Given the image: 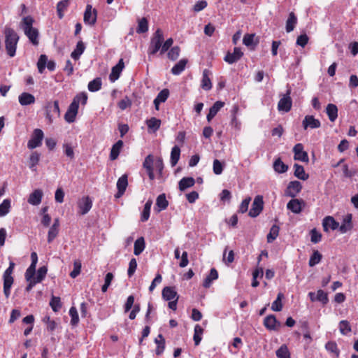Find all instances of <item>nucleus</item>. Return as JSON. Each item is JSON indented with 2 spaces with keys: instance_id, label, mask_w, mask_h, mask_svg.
<instances>
[{
  "instance_id": "5",
  "label": "nucleus",
  "mask_w": 358,
  "mask_h": 358,
  "mask_svg": "<svg viewBox=\"0 0 358 358\" xmlns=\"http://www.w3.org/2000/svg\"><path fill=\"white\" fill-rule=\"evenodd\" d=\"M291 90L288 89L283 96L280 99L278 103V109L279 111L285 113L289 112L292 106V101L290 97Z\"/></svg>"
},
{
  "instance_id": "30",
  "label": "nucleus",
  "mask_w": 358,
  "mask_h": 358,
  "mask_svg": "<svg viewBox=\"0 0 358 358\" xmlns=\"http://www.w3.org/2000/svg\"><path fill=\"white\" fill-rule=\"evenodd\" d=\"M303 203L302 201H300L296 199H294L290 200L287 205V208L290 210L294 213H299L301 211V203Z\"/></svg>"
},
{
  "instance_id": "33",
  "label": "nucleus",
  "mask_w": 358,
  "mask_h": 358,
  "mask_svg": "<svg viewBox=\"0 0 358 358\" xmlns=\"http://www.w3.org/2000/svg\"><path fill=\"white\" fill-rule=\"evenodd\" d=\"M217 278H218V273H217V270L215 268H211L210 271L209 275H207L203 280V286L206 288L210 287L212 282L214 280L217 279Z\"/></svg>"
},
{
  "instance_id": "60",
  "label": "nucleus",
  "mask_w": 358,
  "mask_h": 358,
  "mask_svg": "<svg viewBox=\"0 0 358 358\" xmlns=\"http://www.w3.org/2000/svg\"><path fill=\"white\" fill-rule=\"evenodd\" d=\"M48 269L45 266L40 267L36 273L35 280L38 282H41L45 277Z\"/></svg>"
},
{
  "instance_id": "58",
  "label": "nucleus",
  "mask_w": 358,
  "mask_h": 358,
  "mask_svg": "<svg viewBox=\"0 0 358 358\" xmlns=\"http://www.w3.org/2000/svg\"><path fill=\"white\" fill-rule=\"evenodd\" d=\"M180 49L178 46L173 47L168 52V57L171 60H176L180 55Z\"/></svg>"
},
{
  "instance_id": "32",
  "label": "nucleus",
  "mask_w": 358,
  "mask_h": 358,
  "mask_svg": "<svg viewBox=\"0 0 358 358\" xmlns=\"http://www.w3.org/2000/svg\"><path fill=\"white\" fill-rule=\"evenodd\" d=\"M85 50V45L84 43L82 41H80L77 43L75 50L71 52V57L75 60H78Z\"/></svg>"
},
{
  "instance_id": "36",
  "label": "nucleus",
  "mask_w": 358,
  "mask_h": 358,
  "mask_svg": "<svg viewBox=\"0 0 358 358\" xmlns=\"http://www.w3.org/2000/svg\"><path fill=\"white\" fill-rule=\"evenodd\" d=\"M41 155L37 152H33L29 159V167L33 171H36V165L40 160Z\"/></svg>"
},
{
  "instance_id": "54",
  "label": "nucleus",
  "mask_w": 358,
  "mask_h": 358,
  "mask_svg": "<svg viewBox=\"0 0 358 358\" xmlns=\"http://www.w3.org/2000/svg\"><path fill=\"white\" fill-rule=\"evenodd\" d=\"M339 329L343 335H346L351 331V327L347 320H342L339 323Z\"/></svg>"
},
{
  "instance_id": "19",
  "label": "nucleus",
  "mask_w": 358,
  "mask_h": 358,
  "mask_svg": "<svg viewBox=\"0 0 358 358\" xmlns=\"http://www.w3.org/2000/svg\"><path fill=\"white\" fill-rule=\"evenodd\" d=\"M322 227L324 231H328L329 229L336 230L339 227V223L333 217L327 216L323 219Z\"/></svg>"
},
{
  "instance_id": "8",
  "label": "nucleus",
  "mask_w": 358,
  "mask_h": 358,
  "mask_svg": "<svg viewBox=\"0 0 358 358\" xmlns=\"http://www.w3.org/2000/svg\"><path fill=\"white\" fill-rule=\"evenodd\" d=\"M264 201L263 197L262 196H257L254 199L253 203L252 204V208L249 211V216L251 217H257L263 210Z\"/></svg>"
},
{
  "instance_id": "57",
  "label": "nucleus",
  "mask_w": 358,
  "mask_h": 358,
  "mask_svg": "<svg viewBox=\"0 0 358 358\" xmlns=\"http://www.w3.org/2000/svg\"><path fill=\"white\" fill-rule=\"evenodd\" d=\"M87 101V95L85 92L78 94L73 99V101H76V103L79 106V103L85 105Z\"/></svg>"
},
{
  "instance_id": "35",
  "label": "nucleus",
  "mask_w": 358,
  "mask_h": 358,
  "mask_svg": "<svg viewBox=\"0 0 358 358\" xmlns=\"http://www.w3.org/2000/svg\"><path fill=\"white\" fill-rule=\"evenodd\" d=\"M187 59H182L177 64H176L171 69V73L173 75H180L185 69Z\"/></svg>"
},
{
  "instance_id": "40",
  "label": "nucleus",
  "mask_w": 358,
  "mask_h": 358,
  "mask_svg": "<svg viewBox=\"0 0 358 358\" xmlns=\"http://www.w3.org/2000/svg\"><path fill=\"white\" fill-rule=\"evenodd\" d=\"M145 247L143 237L138 238L134 243V253L138 256L143 252Z\"/></svg>"
},
{
  "instance_id": "26",
  "label": "nucleus",
  "mask_w": 358,
  "mask_h": 358,
  "mask_svg": "<svg viewBox=\"0 0 358 358\" xmlns=\"http://www.w3.org/2000/svg\"><path fill=\"white\" fill-rule=\"evenodd\" d=\"M19 103L22 106H27L35 102V97L28 92L22 93L18 97Z\"/></svg>"
},
{
  "instance_id": "9",
  "label": "nucleus",
  "mask_w": 358,
  "mask_h": 358,
  "mask_svg": "<svg viewBox=\"0 0 358 358\" xmlns=\"http://www.w3.org/2000/svg\"><path fill=\"white\" fill-rule=\"evenodd\" d=\"M45 66H47L49 71H52L55 69L56 64L54 61H48V57L45 55H41L37 62L38 72L43 73Z\"/></svg>"
},
{
  "instance_id": "12",
  "label": "nucleus",
  "mask_w": 358,
  "mask_h": 358,
  "mask_svg": "<svg viewBox=\"0 0 358 358\" xmlns=\"http://www.w3.org/2000/svg\"><path fill=\"white\" fill-rule=\"evenodd\" d=\"M293 152L294 153V159L295 160L303 162H308L309 159L308 153L303 151V145L301 143L296 144L293 148Z\"/></svg>"
},
{
  "instance_id": "37",
  "label": "nucleus",
  "mask_w": 358,
  "mask_h": 358,
  "mask_svg": "<svg viewBox=\"0 0 358 358\" xmlns=\"http://www.w3.org/2000/svg\"><path fill=\"white\" fill-rule=\"evenodd\" d=\"M168 205L169 202L166 200L164 194H162L157 196L156 199V206L158 212L165 210L168 207Z\"/></svg>"
},
{
  "instance_id": "45",
  "label": "nucleus",
  "mask_w": 358,
  "mask_h": 358,
  "mask_svg": "<svg viewBox=\"0 0 358 358\" xmlns=\"http://www.w3.org/2000/svg\"><path fill=\"white\" fill-rule=\"evenodd\" d=\"M194 332L193 340L194 341V345H199L202 339L201 336L203 333V329L199 324H196L194 327Z\"/></svg>"
},
{
  "instance_id": "59",
  "label": "nucleus",
  "mask_w": 358,
  "mask_h": 358,
  "mask_svg": "<svg viewBox=\"0 0 358 358\" xmlns=\"http://www.w3.org/2000/svg\"><path fill=\"white\" fill-rule=\"evenodd\" d=\"M64 152L70 159H74L73 148L70 143H65L63 144Z\"/></svg>"
},
{
  "instance_id": "47",
  "label": "nucleus",
  "mask_w": 358,
  "mask_h": 358,
  "mask_svg": "<svg viewBox=\"0 0 358 358\" xmlns=\"http://www.w3.org/2000/svg\"><path fill=\"white\" fill-rule=\"evenodd\" d=\"M278 358H291L290 352L285 344L282 345L275 352Z\"/></svg>"
},
{
  "instance_id": "22",
  "label": "nucleus",
  "mask_w": 358,
  "mask_h": 358,
  "mask_svg": "<svg viewBox=\"0 0 358 358\" xmlns=\"http://www.w3.org/2000/svg\"><path fill=\"white\" fill-rule=\"evenodd\" d=\"M352 214H347L344 216L343 222L339 227V230L342 234H345L352 229Z\"/></svg>"
},
{
  "instance_id": "34",
  "label": "nucleus",
  "mask_w": 358,
  "mask_h": 358,
  "mask_svg": "<svg viewBox=\"0 0 358 358\" xmlns=\"http://www.w3.org/2000/svg\"><path fill=\"white\" fill-rule=\"evenodd\" d=\"M294 169L295 177L302 180H306L308 178V174L305 173L304 168L301 165L294 164Z\"/></svg>"
},
{
  "instance_id": "52",
  "label": "nucleus",
  "mask_w": 358,
  "mask_h": 358,
  "mask_svg": "<svg viewBox=\"0 0 358 358\" xmlns=\"http://www.w3.org/2000/svg\"><path fill=\"white\" fill-rule=\"evenodd\" d=\"M10 208V201L9 199H4L0 204V216H5L8 213Z\"/></svg>"
},
{
  "instance_id": "56",
  "label": "nucleus",
  "mask_w": 358,
  "mask_h": 358,
  "mask_svg": "<svg viewBox=\"0 0 358 358\" xmlns=\"http://www.w3.org/2000/svg\"><path fill=\"white\" fill-rule=\"evenodd\" d=\"M50 306H51L53 311H58L62 307L60 298L57 296H52L50 302Z\"/></svg>"
},
{
  "instance_id": "2",
  "label": "nucleus",
  "mask_w": 358,
  "mask_h": 358,
  "mask_svg": "<svg viewBox=\"0 0 358 358\" xmlns=\"http://www.w3.org/2000/svg\"><path fill=\"white\" fill-rule=\"evenodd\" d=\"M15 263L10 262L9 266L6 269L3 274V293L6 299L9 298L10 295V289L14 282V278L12 276L15 268Z\"/></svg>"
},
{
  "instance_id": "24",
  "label": "nucleus",
  "mask_w": 358,
  "mask_h": 358,
  "mask_svg": "<svg viewBox=\"0 0 358 358\" xmlns=\"http://www.w3.org/2000/svg\"><path fill=\"white\" fill-rule=\"evenodd\" d=\"M224 103L221 101H216L209 110V113H208L206 118L208 122L211 121V120L217 115L218 111L224 106Z\"/></svg>"
},
{
  "instance_id": "43",
  "label": "nucleus",
  "mask_w": 358,
  "mask_h": 358,
  "mask_svg": "<svg viewBox=\"0 0 358 358\" xmlns=\"http://www.w3.org/2000/svg\"><path fill=\"white\" fill-rule=\"evenodd\" d=\"M70 3L69 0H63L59 1L57 5V12L59 19L64 16V12L69 7Z\"/></svg>"
},
{
  "instance_id": "63",
  "label": "nucleus",
  "mask_w": 358,
  "mask_h": 358,
  "mask_svg": "<svg viewBox=\"0 0 358 358\" xmlns=\"http://www.w3.org/2000/svg\"><path fill=\"white\" fill-rule=\"evenodd\" d=\"M59 229L51 226L48 234V242L51 243L58 235Z\"/></svg>"
},
{
  "instance_id": "61",
  "label": "nucleus",
  "mask_w": 358,
  "mask_h": 358,
  "mask_svg": "<svg viewBox=\"0 0 358 358\" xmlns=\"http://www.w3.org/2000/svg\"><path fill=\"white\" fill-rule=\"evenodd\" d=\"M316 301L322 302L323 304H327L329 301L327 294L323 290L319 289L316 294Z\"/></svg>"
},
{
  "instance_id": "23",
  "label": "nucleus",
  "mask_w": 358,
  "mask_h": 358,
  "mask_svg": "<svg viewBox=\"0 0 358 358\" xmlns=\"http://www.w3.org/2000/svg\"><path fill=\"white\" fill-rule=\"evenodd\" d=\"M210 74L211 73L208 69H204L203 71L201 87L206 91H208L212 88V83L210 79Z\"/></svg>"
},
{
  "instance_id": "6",
  "label": "nucleus",
  "mask_w": 358,
  "mask_h": 358,
  "mask_svg": "<svg viewBox=\"0 0 358 358\" xmlns=\"http://www.w3.org/2000/svg\"><path fill=\"white\" fill-rule=\"evenodd\" d=\"M33 24H24V31L25 35L28 37L31 43L37 45L38 44L39 33L36 28L32 27Z\"/></svg>"
},
{
  "instance_id": "64",
  "label": "nucleus",
  "mask_w": 358,
  "mask_h": 358,
  "mask_svg": "<svg viewBox=\"0 0 358 358\" xmlns=\"http://www.w3.org/2000/svg\"><path fill=\"white\" fill-rule=\"evenodd\" d=\"M117 106L122 110H124L131 106V101L128 96H125L118 102Z\"/></svg>"
},
{
  "instance_id": "4",
  "label": "nucleus",
  "mask_w": 358,
  "mask_h": 358,
  "mask_svg": "<svg viewBox=\"0 0 358 358\" xmlns=\"http://www.w3.org/2000/svg\"><path fill=\"white\" fill-rule=\"evenodd\" d=\"M43 137V131L41 129H35L32 133L31 138L27 143L28 148L33 150L37 147L41 146Z\"/></svg>"
},
{
  "instance_id": "25",
  "label": "nucleus",
  "mask_w": 358,
  "mask_h": 358,
  "mask_svg": "<svg viewBox=\"0 0 358 358\" xmlns=\"http://www.w3.org/2000/svg\"><path fill=\"white\" fill-rule=\"evenodd\" d=\"M162 297L166 301H171L178 297L176 291L173 287H165L162 290Z\"/></svg>"
},
{
  "instance_id": "3",
  "label": "nucleus",
  "mask_w": 358,
  "mask_h": 358,
  "mask_svg": "<svg viewBox=\"0 0 358 358\" xmlns=\"http://www.w3.org/2000/svg\"><path fill=\"white\" fill-rule=\"evenodd\" d=\"M164 41L162 31L158 29L151 38L150 43L148 50L149 56L155 55L159 50L161 51L162 45Z\"/></svg>"
},
{
  "instance_id": "10",
  "label": "nucleus",
  "mask_w": 358,
  "mask_h": 358,
  "mask_svg": "<svg viewBox=\"0 0 358 358\" xmlns=\"http://www.w3.org/2000/svg\"><path fill=\"white\" fill-rule=\"evenodd\" d=\"M264 325L269 331H278L281 327V323L277 320L274 315H269L264 318Z\"/></svg>"
},
{
  "instance_id": "29",
  "label": "nucleus",
  "mask_w": 358,
  "mask_h": 358,
  "mask_svg": "<svg viewBox=\"0 0 358 358\" xmlns=\"http://www.w3.org/2000/svg\"><path fill=\"white\" fill-rule=\"evenodd\" d=\"M123 145V141L122 140H119L112 146L110 153V159L111 160H115L118 157Z\"/></svg>"
},
{
  "instance_id": "50",
  "label": "nucleus",
  "mask_w": 358,
  "mask_h": 358,
  "mask_svg": "<svg viewBox=\"0 0 358 358\" xmlns=\"http://www.w3.org/2000/svg\"><path fill=\"white\" fill-rule=\"evenodd\" d=\"M322 258V255L318 250H315L310 257L308 264L310 267L315 266L319 264Z\"/></svg>"
},
{
  "instance_id": "55",
  "label": "nucleus",
  "mask_w": 358,
  "mask_h": 358,
  "mask_svg": "<svg viewBox=\"0 0 358 358\" xmlns=\"http://www.w3.org/2000/svg\"><path fill=\"white\" fill-rule=\"evenodd\" d=\"M81 271V262L79 260H75L73 262V270L70 273V276L72 278H76Z\"/></svg>"
},
{
  "instance_id": "49",
  "label": "nucleus",
  "mask_w": 358,
  "mask_h": 358,
  "mask_svg": "<svg viewBox=\"0 0 358 358\" xmlns=\"http://www.w3.org/2000/svg\"><path fill=\"white\" fill-rule=\"evenodd\" d=\"M280 228L278 226L274 224L271 227L269 233L267 235V242L272 243L274 240L276 239L279 234Z\"/></svg>"
},
{
  "instance_id": "11",
  "label": "nucleus",
  "mask_w": 358,
  "mask_h": 358,
  "mask_svg": "<svg viewBox=\"0 0 358 358\" xmlns=\"http://www.w3.org/2000/svg\"><path fill=\"white\" fill-rule=\"evenodd\" d=\"M78 206L79 208L78 213L84 215L87 214L92 207V200L90 196H84L83 197L78 203Z\"/></svg>"
},
{
  "instance_id": "13",
  "label": "nucleus",
  "mask_w": 358,
  "mask_h": 358,
  "mask_svg": "<svg viewBox=\"0 0 358 358\" xmlns=\"http://www.w3.org/2000/svg\"><path fill=\"white\" fill-rule=\"evenodd\" d=\"M78 108L79 106L76 103V101L71 102L64 115V119L67 122L72 123L76 120Z\"/></svg>"
},
{
  "instance_id": "18",
  "label": "nucleus",
  "mask_w": 358,
  "mask_h": 358,
  "mask_svg": "<svg viewBox=\"0 0 358 358\" xmlns=\"http://www.w3.org/2000/svg\"><path fill=\"white\" fill-rule=\"evenodd\" d=\"M128 185L127 176L126 174L122 175L117 182V192L115 195L117 198L122 196L126 191Z\"/></svg>"
},
{
  "instance_id": "48",
  "label": "nucleus",
  "mask_w": 358,
  "mask_h": 358,
  "mask_svg": "<svg viewBox=\"0 0 358 358\" xmlns=\"http://www.w3.org/2000/svg\"><path fill=\"white\" fill-rule=\"evenodd\" d=\"M152 204V201L151 200H148L145 203L143 210L141 213V220L142 222H145L149 219Z\"/></svg>"
},
{
  "instance_id": "14",
  "label": "nucleus",
  "mask_w": 358,
  "mask_h": 358,
  "mask_svg": "<svg viewBox=\"0 0 358 358\" xmlns=\"http://www.w3.org/2000/svg\"><path fill=\"white\" fill-rule=\"evenodd\" d=\"M302 185L299 181H291L287 187L285 194L290 197H295L301 190Z\"/></svg>"
},
{
  "instance_id": "62",
  "label": "nucleus",
  "mask_w": 358,
  "mask_h": 358,
  "mask_svg": "<svg viewBox=\"0 0 358 358\" xmlns=\"http://www.w3.org/2000/svg\"><path fill=\"white\" fill-rule=\"evenodd\" d=\"M322 234L317 231L316 229H313L310 231V241L313 243H317L321 241Z\"/></svg>"
},
{
  "instance_id": "46",
  "label": "nucleus",
  "mask_w": 358,
  "mask_h": 358,
  "mask_svg": "<svg viewBox=\"0 0 358 358\" xmlns=\"http://www.w3.org/2000/svg\"><path fill=\"white\" fill-rule=\"evenodd\" d=\"M273 169L276 172L283 173L287 171L288 166L282 162L280 158H278L273 163Z\"/></svg>"
},
{
  "instance_id": "15",
  "label": "nucleus",
  "mask_w": 358,
  "mask_h": 358,
  "mask_svg": "<svg viewBox=\"0 0 358 358\" xmlns=\"http://www.w3.org/2000/svg\"><path fill=\"white\" fill-rule=\"evenodd\" d=\"M154 165V157L152 155H148L144 159L143 163V168L146 170V172L151 180L155 179V174L153 172Z\"/></svg>"
},
{
  "instance_id": "20",
  "label": "nucleus",
  "mask_w": 358,
  "mask_h": 358,
  "mask_svg": "<svg viewBox=\"0 0 358 358\" xmlns=\"http://www.w3.org/2000/svg\"><path fill=\"white\" fill-rule=\"evenodd\" d=\"M43 192L40 189H35L30 194L28 198V203L33 206H38L41 203L43 198Z\"/></svg>"
},
{
  "instance_id": "41",
  "label": "nucleus",
  "mask_w": 358,
  "mask_h": 358,
  "mask_svg": "<svg viewBox=\"0 0 358 358\" xmlns=\"http://www.w3.org/2000/svg\"><path fill=\"white\" fill-rule=\"evenodd\" d=\"M155 343L157 344L156 354L160 355L163 353L165 349V339L162 334H159L158 337L155 338Z\"/></svg>"
},
{
  "instance_id": "53",
  "label": "nucleus",
  "mask_w": 358,
  "mask_h": 358,
  "mask_svg": "<svg viewBox=\"0 0 358 358\" xmlns=\"http://www.w3.org/2000/svg\"><path fill=\"white\" fill-rule=\"evenodd\" d=\"M69 315L71 316V324L76 326L79 322V317L77 309L75 307H71L69 310Z\"/></svg>"
},
{
  "instance_id": "28",
  "label": "nucleus",
  "mask_w": 358,
  "mask_h": 358,
  "mask_svg": "<svg viewBox=\"0 0 358 358\" xmlns=\"http://www.w3.org/2000/svg\"><path fill=\"white\" fill-rule=\"evenodd\" d=\"M195 184V180L192 177H184L178 183V187L180 191H185L189 187H192Z\"/></svg>"
},
{
  "instance_id": "51",
  "label": "nucleus",
  "mask_w": 358,
  "mask_h": 358,
  "mask_svg": "<svg viewBox=\"0 0 358 358\" xmlns=\"http://www.w3.org/2000/svg\"><path fill=\"white\" fill-rule=\"evenodd\" d=\"M88 90L90 92H96L101 87V80L100 78H96L93 80L90 81L88 84Z\"/></svg>"
},
{
  "instance_id": "17",
  "label": "nucleus",
  "mask_w": 358,
  "mask_h": 358,
  "mask_svg": "<svg viewBox=\"0 0 358 358\" xmlns=\"http://www.w3.org/2000/svg\"><path fill=\"white\" fill-rule=\"evenodd\" d=\"M302 124L304 129H307L308 128L317 129L321 126L320 120L315 119L313 115L305 116Z\"/></svg>"
},
{
  "instance_id": "21",
  "label": "nucleus",
  "mask_w": 358,
  "mask_h": 358,
  "mask_svg": "<svg viewBox=\"0 0 358 358\" xmlns=\"http://www.w3.org/2000/svg\"><path fill=\"white\" fill-rule=\"evenodd\" d=\"M85 22H96V10L92 9V6L90 4L87 5L84 13Z\"/></svg>"
},
{
  "instance_id": "38",
  "label": "nucleus",
  "mask_w": 358,
  "mask_h": 358,
  "mask_svg": "<svg viewBox=\"0 0 358 358\" xmlns=\"http://www.w3.org/2000/svg\"><path fill=\"white\" fill-rule=\"evenodd\" d=\"M180 156V149L178 145L173 147L171 152V164L172 166H175L179 161Z\"/></svg>"
},
{
  "instance_id": "31",
  "label": "nucleus",
  "mask_w": 358,
  "mask_h": 358,
  "mask_svg": "<svg viewBox=\"0 0 358 358\" xmlns=\"http://www.w3.org/2000/svg\"><path fill=\"white\" fill-rule=\"evenodd\" d=\"M326 113L331 122H334L338 117V108L335 104L329 103L326 108Z\"/></svg>"
},
{
  "instance_id": "39",
  "label": "nucleus",
  "mask_w": 358,
  "mask_h": 358,
  "mask_svg": "<svg viewBox=\"0 0 358 358\" xmlns=\"http://www.w3.org/2000/svg\"><path fill=\"white\" fill-rule=\"evenodd\" d=\"M146 124L148 127V129L151 130L152 132H155L159 129L161 126V120L156 117H151L150 119L146 120Z\"/></svg>"
},
{
  "instance_id": "7",
  "label": "nucleus",
  "mask_w": 358,
  "mask_h": 358,
  "mask_svg": "<svg viewBox=\"0 0 358 358\" xmlns=\"http://www.w3.org/2000/svg\"><path fill=\"white\" fill-rule=\"evenodd\" d=\"M60 110L59 107V101H55L53 103H48L46 106V117L49 122L52 123L55 117H59Z\"/></svg>"
},
{
  "instance_id": "1",
  "label": "nucleus",
  "mask_w": 358,
  "mask_h": 358,
  "mask_svg": "<svg viewBox=\"0 0 358 358\" xmlns=\"http://www.w3.org/2000/svg\"><path fill=\"white\" fill-rule=\"evenodd\" d=\"M19 36L15 31L10 28H6L4 31L5 48L8 55L13 57L16 54Z\"/></svg>"
},
{
  "instance_id": "44",
  "label": "nucleus",
  "mask_w": 358,
  "mask_h": 358,
  "mask_svg": "<svg viewBox=\"0 0 358 358\" xmlns=\"http://www.w3.org/2000/svg\"><path fill=\"white\" fill-rule=\"evenodd\" d=\"M325 349L330 353L333 354L336 357H338L340 350L338 348L337 344L334 341H329L325 345Z\"/></svg>"
},
{
  "instance_id": "42",
  "label": "nucleus",
  "mask_w": 358,
  "mask_h": 358,
  "mask_svg": "<svg viewBox=\"0 0 358 358\" xmlns=\"http://www.w3.org/2000/svg\"><path fill=\"white\" fill-rule=\"evenodd\" d=\"M284 298V294L281 292L278 293L276 299L271 304V310L273 311L279 312L282 309V300Z\"/></svg>"
},
{
  "instance_id": "16",
  "label": "nucleus",
  "mask_w": 358,
  "mask_h": 358,
  "mask_svg": "<svg viewBox=\"0 0 358 358\" xmlns=\"http://www.w3.org/2000/svg\"><path fill=\"white\" fill-rule=\"evenodd\" d=\"M243 55V53L240 48H234V52L231 53L228 52L224 57V59L228 64H231L238 61Z\"/></svg>"
},
{
  "instance_id": "27",
  "label": "nucleus",
  "mask_w": 358,
  "mask_h": 358,
  "mask_svg": "<svg viewBox=\"0 0 358 358\" xmlns=\"http://www.w3.org/2000/svg\"><path fill=\"white\" fill-rule=\"evenodd\" d=\"M169 95V91L167 89L162 90L159 92L156 98L154 99V104L156 110H159V105L161 103L165 102Z\"/></svg>"
}]
</instances>
